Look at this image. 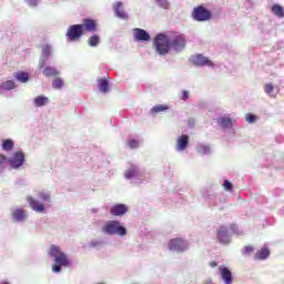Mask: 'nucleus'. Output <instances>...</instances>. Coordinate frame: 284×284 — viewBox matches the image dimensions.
<instances>
[{"label":"nucleus","mask_w":284,"mask_h":284,"mask_svg":"<svg viewBox=\"0 0 284 284\" xmlns=\"http://www.w3.org/2000/svg\"><path fill=\"white\" fill-rule=\"evenodd\" d=\"M49 256H52V258H54L52 272H54L55 274L61 272V267H70V260L68 258V255L61 252V248L59 246L51 245Z\"/></svg>","instance_id":"1"},{"label":"nucleus","mask_w":284,"mask_h":284,"mask_svg":"<svg viewBox=\"0 0 284 284\" xmlns=\"http://www.w3.org/2000/svg\"><path fill=\"white\" fill-rule=\"evenodd\" d=\"M153 45L155 52L162 57H165V54H169L170 50H172L171 40L165 33H159L154 39Z\"/></svg>","instance_id":"2"},{"label":"nucleus","mask_w":284,"mask_h":284,"mask_svg":"<svg viewBox=\"0 0 284 284\" xmlns=\"http://www.w3.org/2000/svg\"><path fill=\"white\" fill-rule=\"evenodd\" d=\"M102 232H104V234H109L110 236H125L128 234V230L121 226V223H119V221L106 222L105 225L102 227Z\"/></svg>","instance_id":"3"},{"label":"nucleus","mask_w":284,"mask_h":284,"mask_svg":"<svg viewBox=\"0 0 284 284\" xmlns=\"http://www.w3.org/2000/svg\"><path fill=\"white\" fill-rule=\"evenodd\" d=\"M192 18L194 21H210L212 19V11L203 6H199L193 9Z\"/></svg>","instance_id":"4"},{"label":"nucleus","mask_w":284,"mask_h":284,"mask_svg":"<svg viewBox=\"0 0 284 284\" xmlns=\"http://www.w3.org/2000/svg\"><path fill=\"white\" fill-rule=\"evenodd\" d=\"M83 27L81 24H72L67 31L69 41H79L83 37Z\"/></svg>","instance_id":"5"},{"label":"nucleus","mask_w":284,"mask_h":284,"mask_svg":"<svg viewBox=\"0 0 284 284\" xmlns=\"http://www.w3.org/2000/svg\"><path fill=\"white\" fill-rule=\"evenodd\" d=\"M169 250L171 252H185L187 250V243L181 237H175L169 242Z\"/></svg>","instance_id":"6"},{"label":"nucleus","mask_w":284,"mask_h":284,"mask_svg":"<svg viewBox=\"0 0 284 284\" xmlns=\"http://www.w3.org/2000/svg\"><path fill=\"white\" fill-rule=\"evenodd\" d=\"M23 163H26V155L21 151L16 152L13 158L9 160V165L14 168V170L21 168Z\"/></svg>","instance_id":"7"},{"label":"nucleus","mask_w":284,"mask_h":284,"mask_svg":"<svg viewBox=\"0 0 284 284\" xmlns=\"http://www.w3.org/2000/svg\"><path fill=\"white\" fill-rule=\"evenodd\" d=\"M185 36L183 34H178L174 38L171 39V48H173V50H176L178 52L180 50H183V48H185Z\"/></svg>","instance_id":"8"},{"label":"nucleus","mask_w":284,"mask_h":284,"mask_svg":"<svg viewBox=\"0 0 284 284\" xmlns=\"http://www.w3.org/2000/svg\"><path fill=\"white\" fill-rule=\"evenodd\" d=\"M52 57V47L50 44H44L42 47V58L40 59L39 68H45L48 60Z\"/></svg>","instance_id":"9"},{"label":"nucleus","mask_w":284,"mask_h":284,"mask_svg":"<svg viewBox=\"0 0 284 284\" xmlns=\"http://www.w3.org/2000/svg\"><path fill=\"white\" fill-rule=\"evenodd\" d=\"M83 32H97V21L92 19H83L82 24Z\"/></svg>","instance_id":"10"},{"label":"nucleus","mask_w":284,"mask_h":284,"mask_svg":"<svg viewBox=\"0 0 284 284\" xmlns=\"http://www.w3.org/2000/svg\"><path fill=\"white\" fill-rule=\"evenodd\" d=\"M217 239L223 245H227V243H230V235L227 234V229L225 226L219 227Z\"/></svg>","instance_id":"11"},{"label":"nucleus","mask_w":284,"mask_h":284,"mask_svg":"<svg viewBox=\"0 0 284 284\" xmlns=\"http://www.w3.org/2000/svg\"><path fill=\"white\" fill-rule=\"evenodd\" d=\"M112 216H123L128 212V205L125 204H115L111 207Z\"/></svg>","instance_id":"12"},{"label":"nucleus","mask_w":284,"mask_h":284,"mask_svg":"<svg viewBox=\"0 0 284 284\" xmlns=\"http://www.w3.org/2000/svg\"><path fill=\"white\" fill-rule=\"evenodd\" d=\"M220 274L225 284H232L234 277H232V271L227 267L220 266Z\"/></svg>","instance_id":"13"},{"label":"nucleus","mask_w":284,"mask_h":284,"mask_svg":"<svg viewBox=\"0 0 284 284\" xmlns=\"http://www.w3.org/2000/svg\"><path fill=\"white\" fill-rule=\"evenodd\" d=\"M190 144V136L189 135H181L178 138L176 141V150L178 152H183L185 148Z\"/></svg>","instance_id":"14"},{"label":"nucleus","mask_w":284,"mask_h":284,"mask_svg":"<svg viewBox=\"0 0 284 284\" xmlns=\"http://www.w3.org/2000/svg\"><path fill=\"white\" fill-rule=\"evenodd\" d=\"M27 201L30 205V207L33 210V212H45V206H43L42 203H40L39 201L37 200H33L32 197H27Z\"/></svg>","instance_id":"15"},{"label":"nucleus","mask_w":284,"mask_h":284,"mask_svg":"<svg viewBox=\"0 0 284 284\" xmlns=\"http://www.w3.org/2000/svg\"><path fill=\"white\" fill-rule=\"evenodd\" d=\"M194 65H213L210 59L203 57V54H197L192 57Z\"/></svg>","instance_id":"16"},{"label":"nucleus","mask_w":284,"mask_h":284,"mask_svg":"<svg viewBox=\"0 0 284 284\" xmlns=\"http://www.w3.org/2000/svg\"><path fill=\"white\" fill-rule=\"evenodd\" d=\"M136 41H150V33L143 29H134Z\"/></svg>","instance_id":"17"},{"label":"nucleus","mask_w":284,"mask_h":284,"mask_svg":"<svg viewBox=\"0 0 284 284\" xmlns=\"http://www.w3.org/2000/svg\"><path fill=\"white\" fill-rule=\"evenodd\" d=\"M254 258L255 261H265L266 258H270V248L262 247L255 253Z\"/></svg>","instance_id":"18"},{"label":"nucleus","mask_w":284,"mask_h":284,"mask_svg":"<svg viewBox=\"0 0 284 284\" xmlns=\"http://www.w3.org/2000/svg\"><path fill=\"white\" fill-rule=\"evenodd\" d=\"M98 88L100 92L106 94V92H110V82H108L105 78H101L100 80H98Z\"/></svg>","instance_id":"19"},{"label":"nucleus","mask_w":284,"mask_h":284,"mask_svg":"<svg viewBox=\"0 0 284 284\" xmlns=\"http://www.w3.org/2000/svg\"><path fill=\"white\" fill-rule=\"evenodd\" d=\"M115 16L119 17V19H128V13L123 10V3L116 2L114 7Z\"/></svg>","instance_id":"20"},{"label":"nucleus","mask_w":284,"mask_h":284,"mask_svg":"<svg viewBox=\"0 0 284 284\" xmlns=\"http://www.w3.org/2000/svg\"><path fill=\"white\" fill-rule=\"evenodd\" d=\"M26 211H23V209H16L13 212H12V219L13 221H23L26 219Z\"/></svg>","instance_id":"21"},{"label":"nucleus","mask_w":284,"mask_h":284,"mask_svg":"<svg viewBox=\"0 0 284 284\" xmlns=\"http://www.w3.org/2000/svg\"><path fill=\"white\" fill-rule=\"evenodd\" d=\"M50 99L48 97L39 95L34 99L33 103L37 108H42V105H48Z\"/></svg>","instance_id":"22"},{"label":"nucleus","mask_w":284,"mask_h":284,"mask_svg":"<svg viewBox=\"0 0 284 284\" xmlns=\"http://www.w3.org/2000/svg\"><path fill=\"white\" fill-rule=\"evenodd\" d=\"M217 123H219V125H221V128H223L224 130L227 129V128H232V125H234V122H233L230 118H227V116H225V118H220V119L217 120Z\"/></svg>","instance_id":"23"},{"label":"nucleus","mask_w":284,"mask_h":284,"mask_svg":"<svg viewBox=\"0 0 284 284\" xmlns=\"http://www.w3.org/2000/svg\"><path fill=\"white\" fill-rule=\"evenodd\" d=\"M271 12H273L275 17H278L280 19H283L284 17V9L280 4H273L271 8Z\"/></svg>","instance_id":"24"},{"label":"nucleus","mask_w":284,"mask_h":284,"mask_svg":"<svg viewBox=\"0 0 284 284\" xmlns=\"http://www.w3.org/2000/svg\"><path fill=\"white\" fill-rule=\"evenodd\" d=\"M42 74L44 77H58L59 71L55 68L45 67L44 70L42 71Z\"/></svg>","instance_id":"25"},{"label":"nucleus","mask_w":284,"mask_h":284,"mask_svg":"<svg viewBox=\"0 0 284 284\" xmlns=\"http://www.w3.org/2000/svg\"><path fill=\"white\" fill-rule=\"evenodd\" d=\"M16 79L21 83H28V81H30V75L26 72H17Z\"/></svg>","instance_id":"26"},{"label":"nucleus","mask_w":284,"mask_h":284,"mask_svg":"<svg viewBox=\"0 0 284 284\" xmlns=\"http://www.w3.org/2000/svg\"><path fill=\"white\" fill-rule=\"evenodd\" d=\"M14 88H16V84H14V81H12V80H8L0 84V90L9 91V90H14Z\"/></svg>","instance_id":"27"},{"label":"nucleus","mask_w":284,"mask_h":284,"mask_svg":"<svg viewBox=\"0 0 284 284\" xmlns=\"http://www.w3.org/2000/svg\"><path fill=\"white\" fill-rule=\"evenodd\" d=\"M169 106L165 104H158L151 109V114H159V112H165Z\"/></svg>","instance_id":"28"},{"label":"nucleus","mask_w":284,"mask_h":284,"mask_svg":"<svg viewBox=\"0 0 284 284\" xmlns=\"http://www.w3.org/2000/svg\"><path fill=\"white\" fill-rule=\"evenodd\" d=\"M13 148L14 142L12 140L8 139L2 141V150H4L6 152H10V150H13Z\"/></svg>","instance_id":"29"},{"label":"nucleus","mask_w":284,"mask_h":284,"mask_svg":"<svg viewBox=\"0 0 284 284\" xmlns=\"http://www.w3.org/2000/svg\"><path fill=\"white\" fill-rule=\"evenodd\" d=\"M101 42V39L99 38V36L94 34V36H91L89 39H88V43L91 48H97V45Z\"/></svg>","instance_id":"30"},{"label":"nucleus","mask_w":284,"mask_h":284,"mask_svg":"<svg viewBox=\"0 0 284 284\" xmlns=\"http://www.w3.org/2000/svg\"><path fill=\"white\" fill-rule=\"evenodd\" d=\"M138 171L136 166H131L130 170H126L124 173L125 179H132L133 176H136Z\"/></svg>","instance_id":"31"},{"label":"nucleus","mask_w":284,"mask_h":284,"mask_svg":"<svg viewBox=\"0 0 284 284\" xmlns=\"http://www.w3.org/2000/svg\"><path fill=\"white\" fill-rule=\"evenodd\" d=\"M52 87H53L55 90H61V88H63V79H61V78H55V79L53 80Z\"/></svg>","instance_id":"32"},{"label":"nucleus","mask_w":284,"mask_h":284,"mask_svg":"<svg viewBox=\"0 0 284 284\" xmlns=\"http://www.w3.org/2000/svg\"><path fill=\"white\" fill-rule=\"evenodd\" d=\"M254 253V246L252 245H246L244 246V248L242 250V254L243 256H250L251 254Z\"/></svg>","instance_id":"33"},{"label":"nucleus","mask_w":284,"mask_h":284,"mask_svg":"<svg viewBox=\"0 0 284 284\" xmlns=\"http://www.w3.org/2000/svg\"><path fill=\"white\" fill-rule=\"evenodd\" d=\"M199 154H210V146L209 145H201L197 149Z\"/></svg>","instance_id":"34"},{"label":"nucleus","mask_w":284,"mask_h":284,"mask_svg":"<svg viewBox=\"0 0 284 284\" xmlns=\"http://www.w3.org/2000/svg\"><path fill=\"white\" fill-rule=\"evenodd\" d=\"M264 92L266 94H272V92H274V85H272V83H267L264 85Z\"/></svg>","instance_id":"35"},{"label":"nucleus","mask_w":284,"mask_h":284,"mask_svg":"<svg viewBox=\"0 0 284 284\" xmlns=\"http://www.w3.org/2000/svg\"><path fill=\"white\" fill-rule=\"evenodd\" d=\"M246 122L247 123H255L256 122V115L252 114V113H247L245 115Z\"/></svg>","instance_id":"36"},{"label":"nucleus","mask_w":284,"mask_h":284,"mask_svg":"<svg viewBox=\"0 0 284 284\" xmlns=\"http://www.w3.org/2000/svg\"><path fill=\"white\" fill-rule=\"evenodd\" d=\"M128 145H129V148H131V150H134V149L139 148V141H136V140H130V141L128 142Z\"/></svg>","instance_id":"37"},{"label":"nucleus","mask_w":284,"mask_h":284,"mask_svg":"<svg viewBox=\"0 0 284 284\" xmlns=\"http://www.w3.org/2000/svg\"><path fill=\"white\" fill-rule=\"evenodd\" d=\"M223 187H224L227 192H232V184H231V182H229L227 180L224 181Z\"/></svg>","instance_id":"38"},{"label":"nucleus","mask_w":284,"mask_h":284,"mask_svg":"<svg viewBox=\"0 0 284 284\" xmlns=\"http://www.w3.org/2000/svg\"><path fill=\"white\" fill-rule=\"evenodd\" d=\"M181 99H182V101H187V99H190V92L182 91Z\"/></svg>","instance_id":"39"},{"label":"nucleus","mask_w":284,"mask_h":284,"mask_svg":"<svg viewBox=\"0 0 284 284\" xmlns=\"http://www.w3.org/2000/svg\"><path fill=\"white\" fill-rule=\"evenodd\" d=\"M40 199H41L42 201L50 202V194L40 193Z\"/></svg>","instance_id":"40"},{"label":"nucleus","mask_w":284,"mask_h":284,"mask_svg":"<svg viewBox=\"0 0 284 284\" xmlns=\"http://www.w3.org/2000/svg\"><path fill=\"white\" fill-rule=\"evenodd\" d=\"M28 4L31 6V8L37 7V0H28Z\"/></svg>","instance_id":"41"},{"label":"nucleus","mask_w":284,"mask_h":284,"mask_svg":"<svg viewBox=\"0 0 284 284\" xmlns=\"http://www.w3.org/2000/svg\"><path fill=\"white\" fill-rule=\"evenodd\" d=\"M162 6L168 10V8H170V2H168V0H162Z\"/></svg>","instance_id":"42"},{"label":"nucleus","mask_w":284,"mask_h":284,"mask_svg":"<svg viewBox=\"0 0 284 284\" xmlns=\"http://www.w3.org/2000/svg\"><path fill=\"white\" fill-rule=\"evenodd\" d=\"M8 161V158L6 155L0 154V163H6Z\"/></svg>","instance_id":"43"},{"label":"nucleus","mask_w":284,"mask_h":284,"mask_svg":"<svg viewBox=\"0 0 284 284\" xmlns=\"http://www.w3.org/2000/svg\"><path fill=\"white\" fill-rule=\"evenodd\" d=\"M91 247H97L99 245H101V242L94 241L90 243Z\"/></svg>","instance_id":"44"},{"label":"nucleus","mask_w":284,"mask_h":284,"mask_svg":"<svg viewBox=\"0 0 284 284\" xmlns=\"http://www.w3.org/2000/svg\"><path fill=\"white\" fill-rule=\"evenodd\" d=\"M216 265H219V263H216V261H212V262L210 263V267H216Z\"/></svg>","instance_id":"45"},{"label":"nucleus","mask_w":284,"mask_h":284,"mask_svg":"<svg viewBox=\"0 0 284 284\" xmlns=\"http://www.w3.org/2000/svg\"><path fill=\"white\" fill-rule=\"evenodd\" d=\"M0 284H9L8 282H2V283H0Z\"/></svg>","instance_id":"46"}]
</instances>
